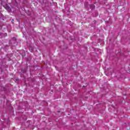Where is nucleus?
I'll return each instance as SVG.
<instances>
[{
	"mask_svg": "<svg viewBox=\"0 0 130 130\" xmlns=\"http://www.w3.org/2000/svg\"><path fill=\"white\" fill-rule=\"evenodd\" d=\"M6 35L7 36V34H6Z\"/></svg>",
	"mask_w": 130,
	"mask_h": 130,
	"instance_id": "3",
	"label": "nucleus"
},
{
	"mask_svg": "<svg viewBox=\"0 0 130 130\" xmlns=\"http://www.w3.org/2000/svg\"><path fill=\"white\" fill-rule=\"evenodd\" d=\"M2 36L4 35V34H2Z\"/></svg>",
	"mask_w": 130,
	"mask_h": 130,
	"instance_id": "2",
	"label": "nucleus"
},
{
	"mask_svg": "<svg viewBox=\"0 0 130 130\" xmlns=\"http://www.w3.org/2000/svg\"><path fill=\"white\" fill-rule=\"evenodd\" d=\"M2 29V26L0 25V29Z\"/></svg>",
	"mask_w": 130,
	"mask_h": 130,
	"instance_id": "1",
	"label": "nucleus"
},
{
	"mask_svg": "<svg viewBox=\"0 0 130 130\" xmlns=\"http://www.w3.org/2000/svg\"><path fill=\"white\" fill-rule=\"evenodd\" d=\"M0 9H1V8H0Z\"/></svg>",
	"mask_w": 130,
	"mask_h": 130,
	"instance_id": "4",
	"label": "nucleus"
}]
</instances>
